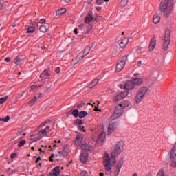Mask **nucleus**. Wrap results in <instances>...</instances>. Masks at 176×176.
I'll use <instances>...</instances> for the list:
<instances>
[{
  "label": "nucleus",
  "instance_id": "obj_12",
  "mask_svg": "<svg viewBox=\"0 0 176 176\" xmlns=\"http://www.w3.org/2000/svg\"><path fill=\"white\" fill-rule=\"evenodd\" d=\"M89 159V153L87 152H83L80 155V160L82 163H87Z\"/></svg>",
  "mask_w": 176,
  "mask_h": 176
},
{
  "label": "nucleus",
  "instance_id": "obj_64",
  "mask_svg": "<svg viewBox=\"0 0 176 176\" xmlns=\"http://www.w3.org/2000/svg\"><path fill=\"white\" fill-rule=\"evenodd\" d=\"M74 32L76 35H78V28H75Z\"/></svg>",
  "mask_w": 176,
  "mask_h": 176
},
{
  "label": "nucleus",
  "instance_id": "obj_48",
  "mask_svg": "<svg viewBox=\"0 0 176 176\" xmlns=\"http://www.w3.org/2000/svg\"><path fill=\"white\" fill-rule=\"evenodd\" d=\"M128 94H129V91H125L122 92L120 96H122V97H124H124H126Z\"/></svg>",
  "mask_w": 176,
  "mask_h": 176
},
{
  "label": "nucleus",
  "instance_id": "obj_42",
  "mask_svg": "<svg viewBox=\"0 0 176 176\" xmlns=\"http://www.w3.org/2000/svg\"><path fill=\"white\" fill-rule=\"evenodd\" d=\"M129 3V0H122L121 1V6H126L127 3Z\"/></svg>",
  "mask_w": 176,
  "mask_h": 176
},
{
  "label": "nucleus",
  "instance_id": "obj_6",
  "mask_svg": "<svg viewBox=\"0 0 176 176\" xmlns=\"http://www.w3.org/2000/svg\"><path fill=\"white\" fill-rule=\"evenodd\" d=\"M126 63H127V56H124L118 61L116 65V72H120V71L124 68Z\"/></svg>",
  "mask_w": 176,
  "mask_h": 176
},
{
  "label": "nucleus",
  "instance_id": "obj_49",
  "mask_svg": "<svg viewBox=\"0 0 176 176\" xmlns=\"http://www.w3.org/2000/svg\"><path fill=\"white\" fill-rule=\"evenodd\" d=\"M41 133V134H47V131L46 129H41V131H39L38 134Z\"/></svg>",
  "mask_w": 176,
  "mask_h": 176
},
{
  "label": "nucleus",
  "instance_id": "obj_50",
  "mask_svg": "<svg viewBox=\"0 0 176 176\" xmlns=\"http://www.w3.org/2000/svg\"><path fill=\"white\" fill-rule=\"evenodd\" d=\"M102 16H98V14H96V17L94 18V21H98V20H100Z\"/></svg>",
  "mask_w": 176,
  "mask_h": 176
},
{
  "label": "nucleus",
  "instance_id": "obj_55",
  "mask_svg": "<svg viewBox=\"0 0 176 176\" xmlns=\"http://www.w3.org/2000/svg\"><path fill=\"white\" fill-rule=\"evenodd\" d=\"M94 111L95 112H101V109H99L97 106L95 107Z\"/></svg>",
  "mask_w": 176,
  "mask_h": 176
},
{
  "label": "nucleus",
  "instance_id": "obj_46",
  "mask_svg": "<svg viewBox=\"0 0 176 176\" xmlns=\"http://www.w3.org/2000/svg\"><path fill=\"white\" fill-rule=\"evenodd\" d=\"M170 166L173 167V168H175L176 167V162L174 160H172L170 163Z\"/></svg>",
  "mask_w": 176,
  "mask_h": 176
},
{
  "label": "nucleus",
  "instance_id": "obj_52",
  "mask_svg": "<svg viewBox=\"0 0 176 176\" xmlns=\"http://www.w3.org/2000/svg\"><path fill=\"white\" fill-rule=\"evenodd\" d=\"M80 175L81 176H87V171H86V170L82 171L80 173Z\"/></svg>",
  "mask_w": 176,
  "mask_h": 176
},
{
  "label": "nucleus",
  "instance_id": "obj_57",
  "mask_svg": "<svg viewBox=\"0 0 176 176\" xmlns=\"http://www.w3.org/2000/svg\"><path fill=\"white\" fill-rule=\"evenodd\" d=\"M85 26V24H80V25H79V28L81 30V31H83V27Z\"/></svg>",
  "mask_w": 176,
  "mask_h": 176
},
{
  "label": "nucleus",
  "instance_id": "obj_34",
  "mask_svg": "<svg viewBox=\"0 0 176 176\" xmlns=\"http://www.w3.org/2000/svg\"><path fill=\"white\" fill-rule=\"evenodd\" d=\"M27 32L28 34H33V32H35V27L30 26V27L28 28Z\"/></svg>",
  "mask_w": 176,
  "mask_h": 176
},
{
  "label": "nucleus",
  "instance_id": "obj_14",
  "mask_svg": "<svg viewBox=\"0 0 176 176\" xmlns=\"http://www.w3.org/2000/svg\"><path fill=\"white\" fill-rule=\"evenodd\" d=\"M81 149L82 151H88L89 152H91V151H94V148L87 144H82L81 145Z\"/></svg>",
  "mask_w": 176,
  "mask_h": 176
},
{
  "label": "nucleus",
  "instance_id": "obj_44",
  "mask_svg": "<svg viewBox=\"0 0 176 176\" xmlns=\"http://www.w3.org/2000/svg\"><path fill=\"white\" fill-rule=\"evenodd\" d=\"M37 88H38V85H31L30 92L31 93V91H34V90H36V89Z\"/></svg>",
  "mask_w": 176,
  "mask_h": 176
},
{
  "label": "nucleus",
  "instance_id": "obj_39",
  "mask_svg": "<svg viewBox=\"0 0 176 176\" xmlns=\"http://www.w3.org/2000/svg\"><path fill=\"white\" fill-rule=\"evenodd\" d=\"M41 32H47V28L45 25H41L39 28Z\"/></svg>",
  "mask_w": 176,
  "mask_h": 176
},
{
  "label": "nucleus",
  "instance_id": "obj_15",
  "mask_svg": "<svg viewBox=\"0 0 176 176\" xmlns=\"http://www.w3.org/2000/svg\"><path fill=\"white\" fill-rule=\"evenodd\" d=\"M59 155H62L63 157L68 156V145H65L61 151H58Z\"/></svg>",
  "mask_w": 176,
  "mask_h": 176
},
{
  "label": "nucleus",
  "instance_id": "obj_53",
  "mask_svg": "<svg viewBox=\"0 0 176 176\" xmlns=\"http://www.w3.org/2000/svg\"><path fill=\"white\" fill-rule=\"evenodd\" d=\"M40 24H45V23H46V19H41L39 21Z\"/></svg>",
  "mask_w": 176,
  "mask_h": 176
},
{
  "label": "nucleus",
  "instance_id": "obj_5",
  "mask_svg": "<svg viewBox=\"0 0 176 176\" xmlns=\"http://www.w3.org/2000/svg\"><path fill=\"white\" fill-rule=\"evenodd\" d=\"M122 115H123L122 107H121L120 105L116 107L115 111L111 116V122L116 120V119H119V118H120V116H122Z\"/></svg>",
  "mask_w": 176,
  "mask_h": 176
},
{
  "label": "nucleus",
  "instance_id": "obj_38",
  "mask_svg": "<svg viewBox=\"0 0 176 176\" xmlns=\"http://www.w3.org/2000/svg\"><path fill=\"white\" fill-rule=\"evenodd\" d=\"M14 64H16V65H19V64H20V63H21V58H20V57L17 56L14 60Z\"/></svg>",
  "mask_w": 176,
  "mask_h": 176
},
{
  "label": "nucleus",
  "instance_id": "obj_33",
  "mask_svg": "<svg viewBox=\"0 0 176 176\" xmlns=\"http://www.w3.org/2000/svg\"><path fill=\"white\" fill-rule=\"evenodd\" d=\"M54 174H55L56 176L60 175V166H56L54 169H53V172Z\"/></svg>",
  "mask_w": 176,
  "mask_h": 176
},
{
  "label": "nucleus",
  "instance_id": "obj_24",
  "mask_svg": "<svg viewBox=\"0 0 176 176\" xmlns=\"http://www.w3.org/2000/svg\"><path fill=\"white\" fill-rule=\"evenodd\" d=\"M92 47H90V46L85 47L82 56H84V57H86V56H87V54L90 53V50H91Z\"/></svg>",
  "mask_w": 176,
  "mask_h": 176
},
{
  "label": "nucleus",
  "instance_id": "obj_58",
  "mask_svg": "<svg viewBox=\"0 0 176 176\" xmlns=\"http://www.w3.org/2000/svg\"><path fill=\"white\" fill-rule=\"evenodd\" d=\"M72 111H73V110H70L69 112H67V113H66L67 118H68V116H69V115H72Z\"/></svg>",
  "mask_w": 176,
  "mask_h": 176
},
{
  "label": "nucleus",
  "instance_id": "obj_25",
  "mask_svg": "<svg viewBox=\"0 0 176 176\" xmlns=\"http://www.w3.org/2000/svg\"><path fill=\"white\" fill-rule=\"evenodd\" d=\"M127 43H129V39L127 38H124L122 40V41L120 43V47L122 49H124L126 47V45H127Z\"/></svg>",
  "mask_w": 176,
  "mask_h": 176
},
{
  "label": "nucleus",
  "instance_id": "obj_63",
  "mask_svg": "<svg viewBox=\"0 0 176 176\" xmlns=\"http://www.w3.org/2000/svg\"><path fill=\"white\" fill-rule=\"evenodd\" d=\"M96 10L98 11V12H100V10H101L102 9V8H101V7H96Z\"/></svg>",
  "mask_w": 176,
  "mask_h": 176
},
{
  "label": "nucleus",
  "instance_id": "obj_27",
  "mask_svg": "<svg viewBox=\"0 0 176 176\" xmlns=\"http://www.w3.org/2000/svg\"><path fill=\"white\" fill-rule=\"evenodd\" d=\"M176 157V143L170 151V159H175Z\"/></svg>",
  "mask_w": 176,
  "mask_h": 176
},
{
  "label": "nucleus",
  "instance_id": "obj_2",
  "mask_svg": "<svg viewBox=\"0 0 176 176\" xmlns=\"http://www.w3.org/2000/svg\"><path fill=\"white\" fill-rule=\"evenodd\" d=\"M173 8H174V3L171 0H162L160 4V10L162 13H164L165 16H168L173 12Z\"/></svg>",
  "mask_w": 176,
  "mask_h": 176
},
{
  "label": "nucleus",
  "instance_id": "obj_41",
  "mask_svg": "<svg viewBox=\"0 0 176 176\" xmlns=\"http://www.w3.org/2000/svg\"><path fill=\"white\" fill-rule=\"evenodd\" d=\"M157 176H167L165 173H164V170L161 169L159 172Z\"/></svg>",
  "mask_w": 176,
  "mask_h": 176
},
{
  "label": "nucleus",
  "instance_id": "obj_26",
  "mask_svg": "<svg viewBox=\"0 0 176 176\" xmlns=\"http://www.w3.org/2000/svg\"><path fill=\"white\" fill-rule=\"evenodd\" d=\"M34 137H35V135H30V140L31 144H32V142H36V141H39V140L42 138V136H37L36 138H34Z\"/></svg>",
  "mask_w": 176,
  "mask_h": 176
},
{
  "label": "nucleus",
  "instance_id": "obj_32",
  "mask_svg": "<svg viewBox=\"0 0 176 176\" xmlns=\"http://www.w3.org/2000/svg\"><path fill=\"white\" fill-rule=\"evenodd\" d=\"M88 113L85 111H80L78 113V118L80 119L85 118V116H87Z\"/></svg>",
  "mask_w": 176,
  "mask_h": 176
},
{
  "label": "nucleus",
  "instance_id": "obj_16",
  "mask_svg": "<svg viewBox=\"0 0 176 176\" xmlns=\"http://www.w3.org/2000/svg\"><path fill=\"white\" fill-rule=\"evenodd\" d=\"M132 81L133 82L135 86H140V85H142L144 80L141 78H133Z\"/></svg>",
  "mask_w": 176,
  "mask_h": 176
},
{
  "label": "nucleus",
  "instance_id": "obj_30",
  "mask_svg": "<svg viewBox=\"0 0 176 176\" xmlns=\"http://www.w3.org/2000/svg\"><path fill=\"white\" fill-rule=\"evenodd\" d=\"M67 12V9L61 8L60 10H58L56 12V16H60V14H64Z\"/></svg>",
  "mask_w": 176,
  "mask_h": 176
},
{
  "label": "nucleus",
  "instance_id": "obj_36",
  "mask_svg": "<svg viewBox=\"0 0 176 176\" xmlns=\"http://www.w3.org/2000/svg\"><path fill=\"white\" fill-rule=\"evenodd\" d=\"M9 98L8 96H6L5 97L1 98H0V105H2L3 102H6V101Z\"/></svg>",
  "mask_w": 176,
  "mask_h": 176
},
{
  "label": "nucleus",
  "instance_id": "obj_17",
  "mask_svg": "<svg viewBox=\"0 0 176 176\" xmlns=\"http://www.w3.org/2000/svg\"><path fill=\"white\" fill-rule=\"evenodd\" d=\"M74 124H78L79 125V129L82 131H86V130L83 129H85V126H82V124H83V122L82 121V120L80 119H76L74 122Z\"/></svg>",
  "mask_w": 176,
  "mask_h": 176
},
{
  "label": "nucleus",
  "instance_id": "obj_1",
  "mask_svg": "<svg viewBox=\"0 0 176 176\" xmlns=\"http://www.w3.org/2000/svg\"><path fill=\"white\" fill-rule=\"evenodd\" d=\"M124 149V142H123V141H120L112 151L111 157H109V154H108V153H104L103 157V166L105 171L111 173L112 167L116 164V157L119 156V155L123 152Z\"/></svg>",
  "mask_w": 176,
  "mask_h": 176
},
{
  "label": "nucleus",
  "instance_id": "obj_19",
  "mask_svg": "<svg viewBox=\"0 0 176 176\" xmlns=\"http://www.w3.org/2000/svg\"><path fill=\"white\" fill-rule=\"evenodd\" d=\"M160 15L159 14H155L153 16V24H159L160 23Z\"/></svg>",
  "mask_w": 176,
  "mask_h": 176
},
{
  "label": "nucleus",
  "instance_id": "obj_21",
  "mask_svg": "<svg viewBox=\"0 0 176 176\" xmlns=\"http://www.w3.org/2000/svg\"><path fill=\"white\" fill-rule=\"evenodd\" d=\"M124 162V159H123V157H122L119 162L117 164V170H118V174H119V173H120V170L122 168V166H123V162Z\"/></svg>",
  "mask_w": 176,
  "mask_h": 176
},
{
  "label": "nucleus",
  "instance_id": "obj_31",
  "mask_svg": "<svg viewBox=\"0 0 176 176\" xmlns=\"http://www.w3.org/2000/svg\"><path fill=\"white\" fill-rule=\"evenodd\" d=\"M36 101H38V97L34 96V98H32L30 101L28 102V104L31 105V107H32V105H34L35 102H36Z\"/></svg>",
  "mask_w": 176,
  "mask_h": 176
},
{
  "label": "nucleus",
  "instance_id": "obj_37",
  "mask_svg": "<svg viewBox=\"0 0 176 176\" xmlns=\"http://www.w3.org/2000/svg\"><path fill=\"white\" fill-rule=\"evenodd\" d=\"M25 144H27V141L25 140H23L18 144V146L19 148H21V146H24Z\"/></svg>",
  "mask_w": 176,
  "mask_h": 176
},
{
  "label": "nucleus",
  "instance_id": "obj_61",
  "mask_svg": "<svg viewBox=\"0 0 176 176\" xmlns=\"http://www.w3.org/2000/svg\"><path fill=\"white\" fill-rule=\"evenodd\" d=\"M5 61H6V63H10V58H6Z\"/></svg>",
  "mask_w": 176,
  "mask_h": 176
},
{
  "label": "nucleus",
  "instance_id": "obj_47",
  "mask_svg": "<svg viewBox=\"0 0 176 176\" xmlns=\"http://www.w3.org/2000/svg\"><path fill=\"white\" fill-rule=\"evenodd\" d=\"M96 5H102V3H104V0H96Z\"/></svg>",
  "mask_w": 176,
  "mask_h": 176
},
{
  "label": "nucleus",
  "instance_id": "obj_35",
  "mask_svg": "<svg viewBox=\"0 0 176 176\" xmlns=\"http://www.w3.org/2000/svg\"><path fill=\"white\" fill-rule=\"evenodd\" d=\"M72 115L74 118H78V116H79V110H78V109L73 110L72 112Z\"/></svg>",
  "mask_w": 176,
  "mask_h": 176
},
{
  "label": "nucleus",
  "instance_id": "obj_22",
  "mask_svg": "<svg viewBox=\"0 0 176 176\" xmlns=\"http://www.w3.org/2000/svg\"><path fill=\"white\" fill-rule=\"evenodd\" d=\"M40 78H42V80L47 79L49 78V70L45 69L43 73L40 75Z\"/></svg>",
  "mask_w": 176,
  "mask_h": 176
},
{
  "label": "nucleus",
  "instance_id": "obj_23",
  "mask_svg": "<svg viewBox=\"0 0 176 176\" xmlns=\"http://www.w3.org/2000/svg\"><path fill=\"white\" fill-rule=\"evenodd\" d=\"M119 105L122 109H124V108H127V107H130V101L124 100Z\"/></svg>",
  "mask_w": 176,
  "mask_h": 176
},
{
  "label": "nucleus",
  "instance_id": "obj_18",
  "mask_svg": "<svg viewBox=\"0 0 176 176\" xmlns=\"http://www.w3.org/2000/svg\"><path fill=\"white\" fill-rule=\"evenodd\" d=\"M82 142H83V135H77L76 138L75 140L76 145L79 146V145H80V144H82Z\"/></svg>",
  "mask_w": 176,
  "mask_h": 176
},
{
  "label": "nucleus",
  "instance_id": "obj_10",
  "mask_svg": "<svg viewBox=\"0 0 176 176\" xmlns=\"http://www.w3.org/2000/svg\"><path fill=\"white\" fill-rule=\"evenodd\" d=\"M83 58H85V56H82V52H80L76 56V57L72 59V63L73 65H76V64H78L79 61H81V60H83Z\"/></svg>",
  "mask_w": 176,
  "mask_h": 176
},
{
  "label": "nucleus",
  "instance_id": "obj_54",
  "mask_svg": "<svg viewBox=\"0 0 176 176\" xmlns=\"http://www.w3.org/2000/svg\"><path fill=\"white\" fill-rule=\"evenodd\" d=\"M55 72H56V74H60V72H61V69H60V67H57L55 70Z\"/></svg>",
  "mask_w": 176,
  "mask_h": 176
},
{
  "label": "nucleus",
  "instance_id": "obj_40",
  "mask_svg": "<svg viewBox=\"0 0 176 176\" xmlns=\"http://www.w3.org/2000/svg\"><path fill=\"white\" fill-rule=\"evenodd\" d=\"M8 120H10V116H7L4 118H0V122H7Z\"/></svg>",
  "mask_w": 176,
  "mask_h": 176
},
{
  "label": "nucleus",
  "instance_id": "obj_51",
  "mask_svg": "<svg viewBox=\"0 0 176 176\" xmlns=\"http://www.w3.org/2000/svg\"><path fill=\"white\" fill-rule=\"evenodd\" d=\"M17 157V153H14L11 154V159H16Z\"/></svg>",
  "mask_w": 176,
  "mask_h": 176
},
{
  "label": "nucleus",
  "instance_id": "obj_7",
  "mask_svg": "<svg viewBox=\"0 0 176 176\" xmlns=\"http://www.w3.org/2000/svg\"><path fill=\"white\" fill-rule=\"evenodd\" d=\"M118 125L119 121H114L110 123L108 127V134H112V133H115V131H116V129H118Z\"/></svg>",
  "mask_w": 176,
  "mask_h": 176
},
{
  "label": "nucleus",
  "instance_id": "obj_3",
  "mask_svg": "<svg viewBox=\"0 0 176 176\" xmlns=\"http://www.w3.org/2000/svg\"><path fill=\"white\" fill-rule=\"evenodd\" d=\"M162 49L166 51L168 50V46H170V42H171V28H166L164 37L162 38Z\"/></svg>",
  "mask_w": 176,
  "mask_h": 176
},
{
  "label": "nucleus",
  "instance_id": "obj_56",
  "mask_svg": "<svg viewBox=\"0 0 176 176\" xmlns=\"http://www.w3.org/2000/svg\"><path fill=\"white\" fill-rule=\"evenodd\" d=\"M21 133H23V132H21V131L17 132L15 138H17V137H20V135H21Z\"/></svg>",
  "mask_w": 176,
  "mask_h": 176
},
{
  "label": "nucleus",
  "instance_id": "obj_28",
  "mask_svg": "<svg viewBox=\"0 0 176 176\" xmlns=\"http://www.w3.org/2000/svg\"><path fill=\"white\" fill-rule=\"evenodd\" d=\"M123 98H124L123 96H122L120 94H118L113 97V102H118V101H120V100H123Z\"/></svg>",
  "mask_w": 176,
  "mask_h": 176
},
{
  "label": "nucleus",
  "instance_id": "obj_29",
  "mask_svg": "<svg viewBox=\"0 0 176 176\" xmlns=\"http://www.w3.org/2000/svg\"><path fill=\"white\" fill-rule=\"evenodd\" d=\"M98 83V79L94 80L88 85L89 89H93V87H94V86H96Z\"/></svg>",
  "mask_w": 176,
  "mask_h": 176
},
{
  "label": "nucleus",
  "instance_id": "obj_62",
  "mask_svg": "<svg viewBox=\"0 0 176 176\" xmlns=\"http://www.w3.org/2000/svg\"><path fill=\"white\" fill-rule=\"evenodd\" d=\"M49 176H56L53 172L49 173Z\"/></svg>",
  "mask_w": 176,
  "mask_h": 176
},
{
  "label": "nucleus",
  "instance_id": "obj_59",
  "mask_svg": "<svg viewBox=\"0 0 176 176\" xmlns=\"http://www.w3.org/2000/svg\"><path fill=\"white\" fill-rule=\"evenodd\" d=\"M141 50H142V47H140V46L138 47L137 49H136L137 52H141Z\"/></svg>",
  "mask_w": 176,
  "mask_h": 176
},
{
  "label": "nucleus",
  "instance_id": "obj_8",
  "mask_svg": "<svg viewBox=\"0 0 176 176\" xmlns=\"http://www.w3.org/2000/svg\"><path fill=\"white\" fill-rule=\"evenodd\" d=\"M145 98V96H143L140 92L137 91L135 96V102L138 105L140 102H142V100Z\"/></svg>",
  "mask_w": 176,
  "mask_h": 176
},
{
  "label": "nucleus",
  "instance_id": "obj_45",
  "mask_svg": "<svg viewBox=\"0 0 176 176\" xmlns=\"http://www.w3.org/2000/svg\"><path fill=\"white\" fill-rule=\"evenodd\" d=\"M91 30H93V25L89 24L87 27V31L86 34H89V32H90V31H91Z\"/></svg>",
  "mask_w": 176,
  "mask_h": 176
},
{
  "label": "nucleus",
  "instance_id": "obj_43",
  "mask_svg": "<svg viewBox=\"0 0 176 176\" xmlns=\"http://www.w3.org/2000/svg\"><path fill=\"white\" fill-rule=\"evenodd\" d=\"M5 6H6V1H4L3 3L0 1V10H2V9L5 8Z\"/></svg>",
  "mask_w": 176,
  "mask_h": 176
},
{
  "label": "nucleus",
  "instance_id": "obj_13",
  "mask_svg": "<svg viewBox=\"0 0 176 176\" xmlns=\"http://www.w3.org/2000/svg\"><path fill=\"white\" fill-rule=\"evenodd\" d=\"M138 91L140 92V94H142L144 97H146V94H148L149 91V88L146 86H143L140 87Z\"/></svg>",
  "mask_w": 176,
  "mask_h": 176
},
{
  "label": "nucleus",
  "instance_id": "obj_60",
  "mask_svg": "<svg viewBox=\"0 0 176 176\" xmlns=\"http://www.w3.org/2000/svg\"><path fill=\"white\" fill-rule=\"evenodd\" d=\"M41 96H42V93H39L35 97H37V100H38V98H41Z\"/></svg>",
  "mask_w": 176,
  "mask_h": 176
},
{
  "label": "nucleus",
  "instance_id": "obj_20",
  "mask_svg": "<svg viewBox=\"0 0 176 176\" xmlns=\"http://www.w3.org/2000/svg\"><path fill=\"white\" fill-rule=\"evenodd\" d=\"M94 20V17H93V15H91V13H89L85 19V24H89L90 22L93 21Z\"/></svg>",
  "mask_w": 176,
  "mask_h": 176
},
{
  "label": "nucleus",
  "instance_id": "obj_4",
  "mask_svg": "<svg viewBox=\"0 0 176 176\" xmlns=\"http://www.w3.org/2000/svg\"><path fill=\"white\" fill-rule=\"evenodd\" d=\"M98 130V133L99 134L98 138L97 139V140H96L94 138H92V141L93 142H94L95 141H96V144H100V142H101V144H102L105 140V126L104 125H99L97 128Z\"/></svg>",
  "mask_w": 176,
  "mask_h": 176
},
{
  "label": "nucleus",
  "instance_id": "obj_9",
  "mask_svg": "<svg viewBox=\"0 0 176 176\" xmlns=\"http://www.w3.org/2000/svg\"><path fill=\"white\" fill-rule=\"evenodd\" d=\"M135 85L133 81V80H128L125 82L124 89L125 90H134Z\"/></svg>",
  "mask_w": 176,
  "mask_h": 176
},
{
  "label": "nucleus",
  "instance_id": "obj_11",
  "mask_svg": "<svg viewBox=\"0 0 176 176\" xmlns=\"http://www.w3.org/2000/svg\"><path fill=\"white\" fill-rule=\"evenodd\" d=\"M156 47V37L153 36L150 41V45L148 47V52H153Z\"/></svg>",
  "mask_w": 176,
  "mask_h": 176
}]
</instances>
